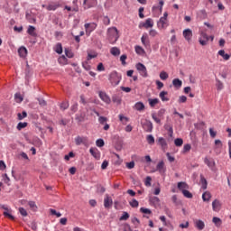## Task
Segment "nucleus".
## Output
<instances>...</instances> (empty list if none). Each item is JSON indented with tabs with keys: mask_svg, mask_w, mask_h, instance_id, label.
<instances>
[{
	"mask_svg": "<svg viewBox=\"0 0 231 231\" xmlns=\"http://www.w3.org/2000/svg\"><path fill=\"white\" fill-rule=\"evenodd\" d=\"M110 53L114 57H118V55H120V49H118L117 47H112L110 49Z\"/></svg>",
	"mask_w": 231,
	"mask_h": 231,
	"instance_id": "6ab92c4d",
	"label": "nucleus"
},
{
	"mask_svg": "<svg viewBox=\"0 0 231 231\" xmlns=\"http://www.w3.org/2000/svg\"><path fill=\"white\" fill-rule=\"evenodd\" d=\"M160 79L161 80H167L169 79V74L166 71H161L160 73Z\"/></svg>",
	"mask_w": 231,
	"mask_h": 231,
	"instance_id": "473e14b6",
	"label": "nucleus"
},
{
	"mask_svg": "<svg viewBox=\"0 0 231 231\" xmlns=\"http://www.w3.org/2000/svg\"><path fill=\"white\" fill-rule=\"evenodd\" d=\"M103 23H104V24H106V26L110 24L111 20L109 19V16H105L104 19H103Z\"/></svg>",
	"mask_w": 231,
	"mask_h": 231,
	"instance_id": "338daca9",
	"label": "nucleus"
},
{
	"mask_svg": "<svg viewBox=\"0 0 231 231\" xmlns=\"http://www.w3.org/2000/svg\"><path fill=\"white\" fill-rule=\"evenodd\" d=\"M98 122H99V124H101V125H104V124H106V122H107V117H106V116H99Z\"/></svg>",
	"mask_w": 231,
	"mask_h": 231,
	"instance_id": "8fccbe9b",
	"label": "nucleus"
},
{
	"mask_svg": "<svg viewBox=\"0 0 231 231\" xmlns=\"http://www.w3.org/2000/svg\"><path fill=\"white\" fill-rule=\"evenodd\" d=\"M68 107H69V103L68 101L62 102L60 104V109H62L63 111H66V109H68Z\"/></svg>",
	"mask_w": 231,
	"mask_h": 231,
	"instance_id": "ea45409f",
	"label": "nucleus"
},
{
	"mask_svg": "<svg viewBox=\"0 0 231 231\" xmlns=\"http://www.w3.org/2000/svg\"><path fill=\"white\" fill-rule=\"evenodd\" d=\"M200 183H201V189H203V190H207V187L208 183L207 182V179H205L203 175H200Z\"/></svg>",
	"mask_w": 231,
	"mask_h": 231,
	"instance_id": "dca6fc26",
	"label": "nucleus"
},
{
	"mask_svg": "<svg viewBox=\"0 0 231 231\" xmlns=\"http://www.w3.org/2000/svg\"><path fill=\"white\" fill-rule=\"evenodd\" d=\"M17 116L18 120H23V118H26V116H28V114L26 113V111H23L22 112V115L21 113H18Z\"/></svg>",
	"mask_w": 231,
	"mask_h": 231,
	"instance_id": "a18cd8bd",
	"label": "nucleus"
},
{
	"mask_svg": "<svg viewBox=\"0 0 231 231\" xmlns=\"http://www.w3.org/2000/svg\"><path fill=\"white\" fill-rule=\"evenodd\" d=\"M157 143L162 147H167V141H165V139L163 137H160L157 140Z\"/></svg>",
	"mask_w": 231,
	"mask_h": 231,
	"instance_id": "c85d7f7f",
	"label": "nucleus"
},
{
	"mask_svg": "<svg viewBox=\"0 0 231 231\" xmlns=\"http://www.w3.org/2000/svg\"><path fill=\"white\" fill-rule=\"evenodd\" d=\"M199 44H201V46H207L208 42V35H207V32H200V37L199 40Z\"/></svg>",
	"mask_w": 231,
	"mask_h": 231,
	"instance_id": "7ed1b4c3",
	"label": "nucleus"
},
{
	"mask_svg": "<svg viewBox=\"0 0 231 231\" xmlns=\"http://www.w3.org/2000/svg\"><path fill=\"white\" fill-rule=\"evenodd\" d=\"M212 207H213V210H214L215 212H217V210H219V208H221V203L219 202V200L215 199V200L212 202Z\"/></svg>",
	"mask_w": 231,
	"mask_h": 231,
	"instance_id": "4468645a",
	"label": "nucleus"
},
{
	"mask_svg": "<svg viewBox=\"0 0 231 231\" xmlns=\"http://www.w3.org/2000/svg\"><path fill=\"white\" fill-rule=\"evenodd\" d=\"M187 102V97L185 96H180L179 97V104H185Z\"/></svg>",
	"mask_w": 231,
	"mask_h": 231,
	"instance_id": "69168bd1",
	"label": "nucleus"
},
{
	"mask_svg": "<svg viewBox=\"0 0 231 231\" xmlns=\"http://www.w3.org/2000/svg\"><path fill=\"white\" fill-rule=\"evenodd\" d=\"M141 41H142L143 46L147 47L150 45L149 38H147V35H143L141 38Z\"/></svg>",
	"mask_w": 231,
	"mask_h": 231,
	"instance_id": "bb28decb",
	"label": "nucleus"
},
{
	"mask_svg": "<svg viewBox=\"0 0 231 231\" xmlns=\"http://www.w3.org/2000/svg\"><path fill=\"white\" fill-rule=\"evenodd\" d=\"M152 118L156 122V124H162V120L156 116V114H152Z\"/></svg>",
	"mask_w": 231,
	"mask_h": 231,
	"instance_id": "680f3d73",
	"label": "nucleus"
},
{
	"mask_svg": "<svg viewBox=\"0 0 231 231\" xmlns=\"http://www.w3.org/2000/svg\"><path fill=\"white\" fill-rule=\"evenodd\" d=\"M143 128L144 129V131H146V133H152V123L149 120H146L143 124Z\"/></svg>",
	"mask_w": 231,
	"mask_h": 231,
	"instance_id": "423d86ee",
	"label": "nucleus"
},
{
	"mask_svg": "<svg viewBox=\"0 0 231 231\" xmlns=\"http://www.w3.org/2000/svg\"><path fill=\"white\" fill-rule=\"evenodd\" d=\"M148 102H149V105L152 106V107H154V106H156V104H159L160 102V99L159 98H149L148 99Z\"/></svg>",
	"mask_w": 231,
	"mask_h": 231,
	"instance_id": "a878e982",
	"label": "nucleus"
},
{
	"mask_svg": "<svg viewBox=\"0 0 231 231\" xmlns=\"http://www.w3.org/2000/svg\"><path fill=\"white\" fill-rule=\"evenodd\" d=\"M120 60H121L123 66H125V64H126L125 60H127V55H125V54L121 55Z\"/></svg>",
	"mask_w": 231,
	"mask_h": 231,
	"instance_id": "6e6d98bb",
	"label": "nucleus"
},
{
	"mask_svg": "<svg viewBox=\"0 0 231 231\" xmlns=\"http://www.w3.org/2000/svg\"><path fill=\"white\" fill-rule=\"evenodd\" d=\"M152 26H154V23L152 22V19L151 18H148L145 23H141L139 24V28H146L149 29V28H152Z\"/></svg>",
	"mask_w": 231,
	"mask_h": 231,
	"instance_id": "20e7f679",
	"label": "nucleus"
},
{
	"mask_svg": "<svg viewBox=\"0 0 231 231\" xmlns=\"http://www.w3.org/2000/svg\"><path fill=\"white\" fill-rule=\"evenodd\" d=\"M19 212L21 216H23V217H26V216H28V212L26 211V209H24V208H19Z\"/></svg>",
	"mask_w": 231,
	"mask_h": 231,
	"instance_id": "09e8293b",
	"label": "nucleus"
},
{
	"mask_svg": "<svg viewBox=\"0 0 231 231\" xmlns=\"http://www.w3.org/2000/svg\"><path fill=\"white\" fill-rule=\"evenodd\" d=\"M20 57H26L28 55V50L25 47H20L18 50Z\"/></svg>",
	"mask_w": 231,
	"mask_h": 231,
	"instance_id": "a211bd4d",
	"label": "nucleus"
},
{
	"mask_svg": "<svg viewBox=\"0 0 231 231\" xmlns=\"http://www.w3.org/2000/svg\"><path fill=\"white\" fill-rule=\"evenodd\" d=\"M146 140L149 145H154V136H152V134L147 135Z\"/></svg>",
	"mask_w": 231,
	"mask_h": 231,
	"instance_id": "e433bc0d",
	"label": "nucleus"
},
{
	"mask_svg": "<svg viewBox=\"0 0 231 231\" xmlns=\"http://www.w3.org/2000/svg\"><path fill=\"white\" fill-rule=\"evenodd\" d=\"M134 109H136V111H143V109H145V105H143L142 102H137L134 105Z\"/></svg>",
	"mask_w": 231,
	"mask_h": 231,
	"instance_id": "4be33fe9",
	"label": "nucleus"
},
{
	"mask_svg": "<svg viewBox=\"0 0 231 231\" xmlns=\"http://www.w3.org/2000/svg\"><path fill=\"white\" fill-rule=\"evenodd\" d=\"M135 68L142 77H149V74L147 73V68L145 67V65H143V63H137L135 65Z\"/></svg>",
	"mask_w": 231,
	"mask_h": 231,
	"instance_id": "f03ea898",
	"label": "nucleus"
},
{
	"mask_svg": "<svg viewBox=\"0 0 231 231\" xmlns=\"http://www.w3.org/2000/svg\"><path fill=\"white\" fill-rule=\"evenodd\" d=\"M28 205L30 208H32V210H37V205H35V201H29Z\"/></svg>",
	"mask_w": 231,
	"mask_h": 231,
	"instance_id": "bf43d9fd",
	"label": "nucleus"
},
{
	"mask_svg": "<svg viewBox=\"0 0 231 231\" xmlns=\"http://www.w3.org/2000/svg\"><path fill=\"white\" fill-rule=\"evenodd\" d=\"M26 20L29 21V23H35V18L32 17V14L30 13H26Z\"/></svg>",
	"mask_w": 231,
	"mask_h": 231,
	"instance_id": "c03bdc74",
	"label": "nucleus"
},
{
	"mask_svg": "<svg viewBox=\"0 0 231 231\" xmlns=\"http://www.w3.org/2000/svg\"><path fill=\"white\" fill-rule=\"evenodd\" d=\"M204 163H206L209 169H214V167H216V162H214L212 159L205 158Z\"/></svg>",
	"mask_w": 231,
	"mask_h": 231,
	"instance_id": "9b49d317",
	"label": "nucleus"
},
{
	"mask_svg": "<svg viewBox=\"0 0 231 231\" xmlns=\"http://www.w3.org/2000/svg\"><path fill=\"white\" fill-rule=\"evenodd\" d=\"M97 52H94V54H91V53H88V57H87V60H91V59H97Z\"/></svg>",
	"mask_w": 231,
	"mask_h": 231,
	"instance_id": "5fc2aeb1",
	"label": "nucleus"
},
{
	"mask_svg": "<svg viewBox=\"0 0 231 231\" xmlns=\"http://www.w3.org/2000/svg\"><path fill=\"white\" fill-rule=\"evenodd\" d=\"M172 84H173L174 88H181L183 82L180 79H174L172 80Z\"/></svg>",
	"mask_w": 231,
	"mask_h": 231,
	"instance_id": "412c9836",
	"label": "nucleus"
},
{
	"mask_svg": "<svg viewBox=\"0 0 231 231\" xmlns=\"http://www.w3.org/2000/svg\"><path fill=\"white\" fill-rule=\"evenodd\" d=\"M151 181H152V179L151 178V177H146V180H145V181H144V185L146 186V187H151Z\"/></svg>",
	"mask_w": 231,
	"mask_h": 231,
	"instance_id": "13d9d810",
	"label": "nucleus"
},
{
	"mask_svg": "<svg viewBox=\"0 0 231 231\" xmlns=\"http://www.w3.org/2000/svg\"><path fill=\"white\" fill-rule=\"evenodd\" d=\"M108 80H109L111 86H113L115 88V86H118L120 84V80H122V76L119 75L118 72L113 71L109 75Z\"/></svg>",
	"mask_w": 231,
	"mask_h": 231,
	"instance_id": "f257e3e1",
	"label": "nucleus"
},
{
	"mask_svg": "<svg viewBox=\"0 0 231 231\" xmlns=\"http://www.w3.org/2000/svg\"><path fill=\"white\" fill-rule=\"evenodd\" d=\"M58 7H59V5H49L47 6V10H49V11H51V10L55 11V10H57Z\"/></svg>",
	"mask_w": 231,
	"mask_h": 231,
	"instance_id": "052dcab7",
	"label": "nucleus"
},
{
	"mask_svg": "<svg viewBox=\"0 0 231 231\" xmlns=\"http://www.w3.org/2000/svg\"><path fill=\"white\" fill-rule=\"evenodd\" d=\"M28 126V123L24 122V123H19L17 125V129L18 131H21V129H24V127H27Z\"/></svg>",
	"mask_w": 231,
	"mask_h": 231,
	"instance_id": "58836bf2",
	"label": "nucleus"
},
{
	"mask_svg": "<svg viewBox=\"0 0 231 231\" xmlns=\"http://www.w3.org/2000/svg\"><path fill=\"white\" fill-rule=\"evenodd\" d=\"M75 143L76 145H81V143L86 145V143H88V137L78 136L75 138Z\"/></svg>",
	"mask_w": 231,
	"mask_h": 231,
	"instance_id": "6e6552de",
	"label": "nucleus"
},
{
	"mask_svg": "<svg viewBox=\"0 0 231 231\" xmlns=\"http://www.w3.org/2000/svg\"><path fill=\"white\" fill-rule=\"evenodd\" d=\"M196 226L198 230H203V228H205V222H203L202 220H197Z\"/></svg>",
	"mask_w": 231,
	"mask_h": 231,
	"instance_id": "b1692460",
	"label": "nucleus"
},
{
	"mask_svg": "<svg viewBox=\"0 0 231 231\" xmlns=\"http://www.w3.org/2000/svg\"><path fill=\"white\" fill-rule=\"evenodd\" d=\"M178 189L179 190H180V192L184 190H189V184H187V182H179Z\"/></svg>",
	"mask_w": 231,
	"mask_h": 231,
	"instance_id": "f8f14e48",
	"label": "nucleus"
},
{
	"mask_svg": "<svg viewBox=\"0 0 231 231\" xmlns=\"http://www.w3.org/2000/svg\"><path fill=\"white\" fill-rule=\"evenodd\" d=\"M112 205H113V199H111L110 197L106 195V198L104 200L105 208H109Z\"/></svg>",
	"mask_w": 231,
	"mask_h": 231,
	"instance_id": "ddd939ff",
	"label": "nucleus"
},
{
	"mask_svg": "<svg viewBox=\"0 0 231 231\" xmlns=\"http://www.w3.org/2000/svg\"><path fill=\"white\" fill-rule=\"evenodd\" d=\"M56 53H59V55H60V53H62V44L61 43H58L56 45Z\"/></svg>",
	"mask_w": 231,
	"mask_h": 231,
	"instance_id": "de8ad7c7",
	"label": "nucleus"
},
{
	"mask_svg": "<svg viewBox=\"0 0 231 231\" xmlns=\"http://www.w3.org/2000/svg\"><path fill=\"white\" fill-rule=\"evenodd\" d=\"M150 202H152V205H160V199L158 197H152L150 198Z\"/></svg>",
	"mask_w": 231,
	"mask_h": 231,
	"instance_id": "72a5a7b5",
	"label": "nucleus"
},
{
	"mask_svg": "<svg viewBox=\"0 0 231 231\" xmlns=\"http://www.w3.org/2000/svg\"><path fill=\"white\" fill-rule=\"evenodd\" d=\"M182 35L188 42H190V41H192V30L190 29L184 30L182 32Z\"/></svg>",
	"mask_w": 231,
	"mask_h": 231,
	"instance_id": "39448f33",
	"label": "nucleus"
},
{
	"mask_svg": "<svg viewBox=\"0 0 231 231\" xmlns=\"http://www.w3.org/2000/svg\"><path fill=\"white\" fill-rule=\"evenodd\" d=\"M140 212H142L143 214H152V211H151V209L145 208H141Z\"/></svg>",
	"mask_w": 231,
	"mask_h": 231,
	"instance_id": "603ef678",
	"label": "nucleus"
},
{
	"mask_svg": "<svg viewBox=\"0 0 231 231\" xmlns=\"http://www.w3.org/2000/svg\"><path fill=\"white\" fill-rule=\"evenodd\" d=\"M216 87H217V91H221V89H223V88H224V85H223V82H221V80H219V79H216Z\"/></svg>",
	"mask_w": 231,
	"mask_h": 231,
	"instance_id": "2f4dec72",
	"label": "nucleus"
},
{
	"mask_svg": "<svg viewBox=\"0 0 231 231\" xmlns=\"http://www.w3.org/2000/svg\"><path fill=\"white\" fill-rule=\"evenodd\" d=\"M210 198H212V195L210 194V191H206L202 194L203 201H210Z\"/></svg>",
	"mask_w": 231,
	"mask_h": 231,
	"instance_id": "5701e85b",
	"label": "nucleus"
},
{
	"mask_svg": "<svg viewBox=\"0 0 231 231\" xmlns=\"http://www.w3.org/2000/svg\"><path fill=\"white\" fill-rule=\"evenodd\" d=\"M166 95H169V92L167 91H162L159 94V97L162 102H169V97H165Z\"/></svg>",
	"mask_w": 231,
	"mask_h": 231,
	"instance_id": "f3484780",
	"label": "nucleus"
},
{
	"mask_svg": "<svg viewBox=\"0 0 231 231\" xmlns=\"http://www.w3.org/2000/svg\"><path fill=\"white\" fill-rule=\"evenodd\" d=\"M112 101L114 104H116V106H120V104H122V98H120L118 96H113Z\"/></svg>",
	"mask_w": 231,
	"mask_h": 231,
	"instance_id": "cd10ccee",
	"label": "nucleus"
},
{
	"mask_svg": "<svg viewBox=\"0 0 231 231\" xmlns=\"http://www.w3.org/2000/svg\"><path fill=\"white\" fill-rule=\"evenodd\" d=\"M156 169L160 172V174H165V162L163 161H161L157 164Z\"/></svg>",
	"mask_w": 231,
	"mask_h": 231,
	"instance_id": "1a4fd4ad",
	"label": "nucleus"
},
{
	"mask_svg": "<svg viewBox=\"0 0 231 231\" xmlns=\"http://www.w3.org/2000/svg\"><path fill=\"white\" fill-rule=\"evenodd\" d=\"M67 60L68 59H66V56H61L58 59V62H60V64H64Z\"/></svg>",
	"mask_w": 231,
	"mask_h": 231,
	"instance_id": "e2e57ef3",
	"label": "nucleus"
},
{
	"mask_svg": "<svg viewBox=\"0 0 231 231\" xmlns=\"http://www.w3.org/2000/svg\"><path fill=\"white\" fill-rule=\"evenodd\" d=\"M89 152L96 158V160H100V152L98 151V149L90 148Z\"/></svg>",
	"mask_w": 231,
	"mask_h": 231,
	"instance_id": "9d476101",
	"label": "nucleus"
},
{
	"mask_svg": "<svg viewBox=\"0 0 231 231\" xmlns=\"http://www.w3.org/2000/svg\"><path fill=\"white\" fill-rule=\"evenodd\" d=\"M14 99H15V102H17L18 104H21V102H23V96H21L20 93H16L14 95Z\"/></svg>",
	"mask_w": 231,
	"mask_h": 231,
	"instance_id": "f704fd0d",
	"label": "nucleus"
},
{
	"mask_svg": "<svg viewBox=\"0 0 231 231\" xmlns=\"http://www.w3.org/2000/svg\"><path fill=\"white\" fill-rule=\"evenodd\" d=\"M27 33H29V35H31L32 37H37V32H35L34 26L30 25L27 30Z\"/></svg>",
	"mask_w": 231,
	"mask_h": 231,
	"instance_id": "aec40b11",
	"label": "nucleus"
},
{
	"mask_svg": "<svg viewBox=\"0 0 231 231\" xmlns=\"http://www.w3.org/2000/svg\"><path fill=\"white\" fill-rule=\"evenodd\" d=\"M218 55H220V57H223L224 60H228L230 59V56L225 53V50H220L218 51Z\"/></svg>",
	"mask_w": 231,
	"mask_h": 231,
	"instance_id": "393cba45",
	"label": "nucleus"
},
{
	"mask_svg": "<svg viewBox=\"0 0 231 231\" xmlns=\"http://www.w3.org/2000/svg\"><path fill=\"white\" fill-rule=\"evenodd\" d=\"M135 52L137 53V55H143V53H145V50H143V48H142L141 46H135Z\"/></svg>",
	"mask_w": 231,
	"mask_h": 231,
	"instance_id": "7c9ffc66",
	"label": "nucleus"
},
{
	"mask_svg": "<svg viewBox=\"0 0 231 231\" xmlns=\"http://www.w3.org/2000/svg\"><path fill=\"white\" fill-rule=\"evenodd\" d=\"M132 223H134L135 226H138L140 225V219H138L137 217H134L132 218Z\"/></svg>",
	"mask_w": 231,
	"mask_h": 231,
	"instance_id": "774afa93",
	"label": "nucleus"
},
{
	"mask_svg": "<svg viewBox=\"0 0 231 231\" xmlns=\"http://www.w3.org/2000/svg\"><path fill=\"white\" fill-rule=\"evenodd\" d=\"M99 97L101 98V100H103V102H106V104L111 103V98H109V96L106 94V92L100 91Z\"/></svg>",
	"mask_w": 231,
	"mask_h": 231,
	"instance_id": "0eeeda50",
	"label": "nucleus"
},
{
	"mask_svg": "<svg viewBox=\"0 0 231 231\" xmlns=\"http://www.w3.org/2000/svg\"><path fill=\"white\" fill-rule=\"evenodd\" d=\"M65 55L69 58V59H73V52H71V51L65 49Z\"/></svg>",
	"mask_w": 231,
	"mask_h": 231,
	"instance_id": "4d7b16f0",
	"label": "nucleus"
},
{
	"mask_svg": "<svg viewBox=\"0 0 231 231\" xmlns=\"http://www.w3.org/2000/svg\"><path fill=\"white\" fill-rule=\"evenodd\" d=\"M96 145L97 147H104V145H105L104 139H97L96 141Z\"/></svg>",
	"mask_w": 231,
	"mask_h": 231,
	"instance_id": "49530a36",
	"label": "nucleus"
},
{
	"mask_svg": "<svg viewBox=\"0 0 231 231\" xmlns=\"http://www.w3.org/2000/svg\"><path fill=\"white\" fill-rule=\"evenodd\" d=\"M128 217H129V213L124 212L123 216L120 217V221H127Z\"/></svg>",
	"mask_w": 231,
	"mask_h": 231,
	"instance_id": "3c124183",
	"label": "nucleus"
},
{
	"mask_svg": "<svg viewBox=\"0 0 231 231\" xmlns=\"http://www.w3.org/2000/svg\"><path fill=\"white\" fill-rule=\"evenodd\" d=\"M182 194H183L184 198H188L189 199H192V193H190V191H189L188 189H184L182 191Z\"/></svg>",
	"mask_w": 231,
	"mask_h": 231,
	"instance_id": "c9c22d12",
	"label": "nucleus"
},
{
	"mask_svg": "<svg viewBox=\"0 0 231 231\" xmlns=\"http://www.w3.org/2000/svg\"><path fill=\"white\" fill-rule=\"evenodd\" d=\"M4 216H5V217H8L12 221H14L15 219V217L13 216L12 214H10L8 211H4Z\"/></svg>",
	"mask_w": 231,
	"mask_h": 231,
	"instance_id": "79ce46f5",
	"label": "nucleus"
},
{
	"mask_svg": "<svg viewBox=\"0 0 231 231\" xmlns=\"http://www.w3.org/2000/svg\"><path fill=\"white\" fill-rule=\"evenodd\" d=\"M158 26H161V28H165V26H167V20H165V18H161L158 22Z\"/></svg>",
	"mask_w": 231,
	"mask_h": 231,
	"instance_id": "c756f323",
	"label": "nucleus"
},
{
	"mask_svg": "<svg viewBox=\"0 0 231 231\" xmlns=\"http://www.w3.org/2000/svg\"><path fill=\"white\" fill-rule=\"evenodd\" d=\"M215 226H217V228H219V226H221V225H223V220H221V218L217 217H214L212 219Z\"/></svg>",
	"mask_w": 231,
	"mask_h": 231,
	"instance_id": "2eb2a0df",
	"label": "nucleus"
},
{
	"mask_svg": "<svg viewBox=\"0 0 231 231\" xmlns=\"http://www.w3.org/2000/svg\"><path fill=\"white\" fill-rule=\"evenodd\" d=\"M82 66H83L84 69H86L87 71H89L91 69V65H89V63H88V61L83 62Z\"/></svg>",
	"mask_w": 231,
	"mask_h": 231,
	"instance_id": "864d4df0",
	"label": "nucleus"
},
{
	"mask_svg": "<svg viewBox=\"0 0 231 231\" xmlns=\"http://www.w3.org/2000/svg\"><path fill=\"white\" fill-rule=\"evenodd\" d=\"M139 203L138 200L136 199H132V201H130V207H132L133 208H137Z\"/></svg>",
	"mask_w": 231,
	"mask_h": 231,
	"instance_id": "37998d69",
	"label": "nucleus"
},
{
	"mask_svg": "<svg viewBox=\"0 0 231 231\" xmlns=\"http://www.w3.org/2000/svg\"><path fill=\"white\" fill-rule=\"evenodd\" d=\"M119 120L120 122H123V124H127L129 122V118L124 116V115H119Z\"/></svg>",
	"mask_w": 231,
	"mask_h": 231,
	"instance_id": "a19ab883",
	"label": "nucleus"
},
{
	"mask_svg": "<svg viewBox=\"0 0 231 231\" xmlns=\"http://www.w3.org/2000/svg\"><path fill=\"white\" fill-rule=\"evenodd\" d=\"M174 144L176 145V147H181V145H183V139L181 138L175 139Z\"/></svg>",
	"mask_w": 231,
	"mask_h": 231,
	"instance_id": "4c0bfd02",
	"label": "nucleus"
},
{
	"mask_svg": "<svg viewBox=\"0 0 231 231\" xmlns=\"http://www.w3.org/2000/svg\"><path fill=\"white\" fill-rule=\"evenodd\" d=\"M39 105L42 106V107H44L47 106L46 100L42 98H38Z\"/></svg>",
	"mask_w": 231,
	"mask_h": 231,
	"instance_id": "0e129e2a",
	"label": "nucleus"
}]
</instances>
